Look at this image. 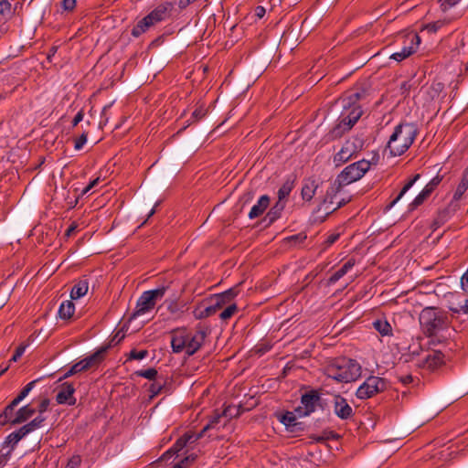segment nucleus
<instances>
[{
    "label": "nucleus",
    "instance_id": "24",
    "mask_svg": "<svg viewBox=\"0 0 468 468\" xmlns=\"http://www.w3.org/2000/svg\"><path fill=\"white\" fill-rule=\"evenodd\" d=\"M154 25L145 16L140 19L135 26L132 28L131 35L133 37H139L141 35L148 31Z\"/></svg>",
    "mask_w": 468,
    "mask_h": 468
},
{
    "label": "nucleus",
    "instance_id": "54",
    "mask_svg": "<svg viewBox=\"0 0 468 468\" xmlns=\"http://www.w3.org/2000/svg\"><path fill=\"white\" fill-rule=\"evenodd\" d=\"M87 136H88V133L87 132H84L80 137L75 142V149L76 150H80L82 148V146L84 145V144L86 143L87 141Z\"/></svg>",
    "mask_w": 468,
    "mask_h": 468
},
{
    "label": "nucleus",
    "instance_id": "57",
    "mask_svg": "<svg viewBox=\"0 0 468 468\" xmlns=\"http://www.w3.org/2000/svg\"><path fill=\"white\" fill-rule=\"evenodd\" d=\"M58 47L55 46V45L49 48L48 55H47V59L49 62L52 61V58L56 55V53L58 52Z\"/></svg>",
    "mask_w": 468,
    "mask_h": 468
},
{
    "label": "nucleus",
    "instance_id": "21",
    "mask_svg": "<svg viewBox=\"0 0 468 468\" xmlns=\"http://www.w3.org/2000/svg\"><path fill=\"white\" fill-rule=\"evenodd\" d=\"M37 380H33L29 382L19 393V395L15 398L9 405L5 407V416L8 415L12 410H15L16 407L28 395V393L32 390L36 384Z\"/></svg>",
    "mask_w": 468,
    "mask_h": 468
},
{
    "label": "nucleus",
    "instance_id": "17",
    "mask_svg": "<svg viewBox=\"0 0 468 468\" xmlns=\"http://www.w3.org/2000/svg\"><path fill=\"white\" fill-rule=\"evenodd\" d=\"M334 408L335 413L341 419H347L353 413L352 408L348 405L346 400L339 395H335L334 398Z\"/></svg>",
    "mask_w": 468,
    "mask_h": 468
},
{
    "label": "nucleus",
    "instance_id": "62",
    "mask_svg": "<svg viewBox=\"0 0 468 468\" xmlns=\"http://www.w3.org/2000/svg\"><path fill=\"white\" fill-rule=\"evenodd\" d=\"M339 235L338 234H332L330 235L327 239H326V244L327 245H331L333 244L337 239H338Z\"/></svg>",
    "mask_w": 468,
    "mask_h": 468
},
{
    "label": "nucleus",
    "instance_id": "37",
    "mask_svg": "<svg viewBox=\"0 0 468 468\" xmlns=\"http://www.w3.org/2000/svg\"><path fill=\"white\" fill-rule=\"evenodd\" d=\"M292 187H293V183L291 181H286L282 186V187L279 189V192H278L279 200L283 201V199L286 198L290 195Z\"/></svg>",
    "mask_w": 468,
    "mask_h": 468
},
{
    "label": "nucleus",
    "instance_id": "52",
    "mask_svg": "<svg viewBox=\"0 0 468 468\" xmlns=\"http://www.w3.org/2000/svg\"><path fill=\"white\" fill-rule=\"evenodd\" d=\"M49 399H43L38 407H37V412H38V416H42L43 417V413L47 410L48 405H49Z\"/></svg>",
    "mask_w": 468,
    "mask_h": 468
},
{
    "label": "nucleus",
    "instance_id": "22",
    "mask_svg": "<svg viewBox=\"0 0 468 468\" xmlns=\"http://www.w3.org/2000/svg\"><path fill=\"white\" fill-rule=\"evenodd\" d=\"M318 399L319 396L314 391L303 395L302 404L304 407V415H308L311 412L314 411L315 404L318 401Z\"/></svg>",
    "mask_w": 468,
    "mask_h": 468
},
{
    "label": "nucleus",
    "instance_id": "49",
    "mask_svg": "<svg viewBox=\"0 0 468 468\" xmlns=\"http://www.w3.org/2000/svg\"><path fill=\"white\" fill-rule=\"evenodd\" d=\"M146 356H147L146 350H141V351L132 350L130 353V358L136 359V360H141V359L144 358Z\"/></svg>",
    "mask_w": 468,
    "mask_h": 468
},
{
    "label": "nucleus",
    "instance_id": "16",
    "mask_svg": "<svg viewBox=\"0 0 468 468\" xmlns=\"http://www.w3.org/2000/svg\"><path fill=\"white\" fill-rule=\"evenodd\" d=\"M443 354L441 351H431L419 365L427 369H435L443 363Z\"/></svg>",
    "mask_w": 468,
    "mask_h": 468
},
{
    "label": "nucleus",
    "instance_id": "8",
    "mask_svg": "<svg viewBox=\"0 0 468 468\" xmlns=\"http://www.w3.org/2000/svg\"><path fill=\"white\" fill-rule=\"evenodd\" d=\"M387 388V383L385 379L371 376L366 379V381L357 388L356 396L360 399H367L374 395L384 391Z\"/></svg>",
    "mask_w": 468,
    "mask_h": 468
},
{
    "label": "nucleus",
    "instance_id": "35",
    "mask_svg": "<svg viewBox=\"0 0 468 468\" xmlns=\"http://www.w3.org/2000/svg\"><path fill=\"white\" fill-rule=\"evenodd\" d=\"M107 347H103L100 350H98L93 355L84 358V360L87 362L88 367H90L96 363H99L102 359L103 353L106 351Z\"/></svg>",
    "mask_w": 468,
    "mask_h": 468
},
{
    "label": "nucleus",
    "instance_id": "32",
    "mask_svg": "<svg viewBox=\"0 0 468 468\" xmlns=\"http://www.w3.org/2000/svg\"><path fill=\"white\" fill-rule=\"evenodd\" d=\"M414 53V48L412 47L404 48L402 47L400 51L395 52L390 56L391 59H394L398 62H400Z\"/></svg>",
    "mask_w": 468,
    "mask_h": 468
},
{
    "label": "nucleus",
    "instance_id": "23",
    "mask_svg": "<svg viewBox=\"0 0 468 468\" xmlns=\"http://www.w3.org/2000/svg\"><path fill=\"white\" fill-rule=\"evenodd\" d=\"M270 204V198L268 196H261L260 197V199L258 200L257 204H255L250 213H249V218H256L258 217H260L265 210L266 208L268 207Z\"/></svg>",
    "mask_w": 468,
    "mask_h": 468
},
{
    "label": "nucleus",
    "instance_id": "34",
    "mask_svg": "<svg viewBox=\"0 0 468 468\" xmlns=\"http://www.w3.org/2000/svg\"><path fill=\"white\" fill-rule=\"evenodd\" d=\"M431 193V186H425L424 189L415 197V199L410 204L411 208H416L418 206L422 204V202L429 197Z\"/></svg>",
    "mask_w": 468,
    "mask_h": 468
},
{
    "label": "nucleus",
    "instance_id": "14",
    "mask_svg": "<svg viewBox=\"0 0 468 468\" xmlns=\"http://www.w3.org/2000/svg\"><path fill=\"white\" fill-rule=\"evenodd\" d=\"M361 145L356 144V141H346L340 151L335 155L334 162L336 165H340L347 162L354 154L357 153Z\"/></svg>",
    "mask_w": 468,
    "mask_h": 468
},
{
    "label": "nucleus",
    "instance_id": "50",
    "mask_svg": "<svg viewBox=\"0 0 468 468\" xmlns=\"http://www.w3.org/2000/svg\"><path fill=\"white\" fill-rule=\"evenodd\" d=\"M61 6L65 11H73L76 7V0H62Z\"/></svg>",
    "mask_w": 468,
    "mask_h": 468
},
{
    "label": "nucleus",
    "instance_id": "31",
    "mask_svg": "<svg viewBox=\"0 0 468 468\" xmlns=\"http://www.w3.org/2000/svg\"><path fill=\"white\" fill-rule=\"evenodd\" d=\"M13 14L12 5L7 0L0 1V21H5Z\"/></svg>",
    "mask_w": 468,
    "mask_h": 468
},
{
    "label": "nucleus",
    "instance_id": "3",
    "mask_svg": "<svg viewBox=\"0 0 468 468\" xmlns=\"http://www.w3.org/2000/svg\"><path fill=\"white\" fill-rule=\"evenodd\" d=\"M417 130L412 123H400L389 138L388 150L392 156L405 153L414 141Z\"/></svg>",
    "mask_w": 468,
    "mask_h": 468
},
{
    "label": "nucleus",
    "instance_id": "13",
    "mask_svg": "<svg viewBox=\"0 0 468 468\" xmlns=\"http://www.w3.org/2000/svg\"><path fill=\"white\" fill-rule=\"evenodd\" d=\"M174 8L172 2H163L156 5L146 16L154 24L156 25L167 19Z\"/></svg>",
    "mask_w": 468,
    "mask_h": 468
},
{
    "label": "nucleus",
    "instance_id": "42",
    "mask_svg": "<svg viewBox=\"0 0 468 468\" xmlns=\"http://www.w3.org/2000/svg\"><path fill=\"white\" fill-rule=\"evenodd\" d=\"M281 420L287 427H292L297 424L296 418L292 412H287L284 414Z\"/></svg>",
    "mask_w": 468,
    "mask_h": 468
},
{
    "label": "nucleus",
    "instance_id": "47",
    "mask_svg": "<svg viewBox=\"0 0 468 468\" xmlns=\"http://www.w3.org/2000/svg\"><path fill=\"white\" fill-rule=\"evenodd\" d=\"M137 374L140 377H144L148 379H154L157 375V371L154 368H148L146 370L139 371Z\"/></svg>",
    "mask_w": 468,
    "mask_h": 468
},
{
    "label": "nucleus",
    "instance_id": "6",
    "mask_svg": "<svg viewBox=\"0 0 468 468\" xmlns=\"http://www.w3.org/2000/svg\"><path fill=\"white\" fill-rule=\"evenodd\" d=\"M166 287H160L155 290L144 292L137 301L136 309L133 314V318L144 315L154 309L156 301L163 298Z\"/></svg>",
    "mask_w": 468,
    "mask_h": 468
},
{
    "label": "nucleus",
    "instance_id": "64",
    "mask_svg": "<svg viewBox=\"0 0 468 468\" xmlns=\"http://www.w3.org/2000/svg\"><path fill=\"white\" fill-rule=\"evenodd\" d=\"M400 381L404 384H410L412 382V377L410 375H406L400 378Z\"/></svg>",
    "mask_w": 468,
    "mask_h": 468
},
{
    "label": "nucleus",
    "instance_id": "25",
    "mask_svg": "<svg viewBox=\"0 0 468 468\" xmlns=\"http://www.w3.org/2000/svg\"><path fill=\"white\" fill-rule=\"evenodd\" d=\"M89 282L86 280H80L71 289V300H78L87 294Z\"/></svg>",
    "mask_w": 468,
    "mask_h": 468
},
{
    "label": "nucleus",
    "instance_id": "20",
    "mask_svg": "<svg viewBox=\"0 0 468 468\" xmlns=\"http://www.w3.org/2000/svg\"><path fill=\"white\" fill-rule=\"evenodd\" d=\"M357 119H343L335 124L331 130L332 136L337 138L342 136L346 132L349 131L356 122Z\"/></svg>",
    "mask_w": 468,
    "mask_h": 468
},
{
    "label": "nucleus",
    "instance_id": "11",
    "mask_svg": "<svg viewBox=\"0 0 468 468\" xmlns=\"http://www.w3.org/2000/svg\"><path fill=\"white\" fill-rule=\"evenodd\" d=\"M45 417L42 416H37L35 419H33L30 422L27 423L26 425L22 426L19 430L10 433L5 441V443L11 445L12 449L14 446L26 435L28 433L34 431L35 430L40 428L45 421Z\"/></svg>",
    "mask_w": 468,
    "mask_h": 468
},
{
    "label": "nucleus",
    "instance_id": "51",
    "mask_svg": "<svg viewBox=\"0 0 468 468\" xmlns=\"http://www.w3.org/2000/svg\"><path fill=\"white\" fill-rule=\"evenodd\" d=\"M125 337V332L122 329L119 330L115 335L114 336L112 337V339L111 340V345H117L119 344L122 339H124Z\"/></svg>",
    "mask_w": 468,
    "mask_h": 468
},
{
    "label": "nucleus",
    "instance_id": "40",
    "mask_svg": "<svg viewBox=\"0 0 468 468\" xmlns=\"http://www.w3.org/2000/svg\"><path fill=\"white\" fill-rule=\"evenodd\" d=\"M238 310L235 303H229L219 314V317L223 321L229 320Z\"/></svg>",
    "mask_w": 468,
    "mask_h": 468
},
{
    "label": "nucleus",
    "instance_id": "9",
    "mask_svg": "<svg viewBox=\"0 0 468 468\" xmlns=\"http://www.w3.org/2000/svg\"><path fill=\"white\" fill-rule=\"evenodd\" d=\"M343 186H344L337 178L331 184L323 199L322 206L324 211L333 212L346 203V200L344 197H337V194Z\"/></svg>",
    "mask_w": 468,
    "mask_h": 468
},
{
    "label": "nucleus",
    "instance_id": "19",
    "mask_svg": "<svg viewBox=\"0 0 468 468\" xmlns=\"http://www.w3.org/2000/svg\"><path fill=\"white\" fill-rule=\"evenodd\" d=\"M191 437H194V434L191 432H187L184 434L182 437H180L174 446L166 451L161 457V460H167L171 456H173L175 453L179 452L183 448H185L188 442L191 441Z\"/></svg>",
    "mask_w": 468,
    "mask_h": 468
},
{
    "label": "nucleus",
    "instance_id": "44",
    "mask_svg": "<svg viewBox=\"0 0 468 468\" xmlns=\"http://www.w3.org/2000/svg\"><path fill=\"white\" fill-rule=\"evenodd\" d=\"M420 176L419 174H417L408 184H406L404 186V187L400 191L399 195L393 201V204L396 203L398 200H399L402 197V196L413 186V184L420 178Z\"/></svg>",
    "mask_w": 468,
    "mask_h": 468
},
{
    "label": "nucleus",
    "instance_id": "29",
    "mask_svg": "<svg viewBox=\"0 0 468 468\" xmlns=\"http://www.w3.org/2000/svg\"><path fill=\"white\" fill-rule=\"evenodd\" d=\"M467 189H468V169L463 173V178L454 192L453 200H456V201L460 200Z\"/></svg>",
    "mask_w": 468,
    "mask_h": 468
},
{
    "label": "nucleus",
    "instance_id": "48",
    "mask_svg": "<svg viewBox=\"0 0 468 468\" xmlns=\"http://www.w3.org/2000/svg\"><path fill=\"white\" fill-rule=\"evenodd\" d=\"M80 463H81L80 456L74 455L69 460V462L66 465V468H78L80 466Z\"/></svg>",
    "mask_w": 468,
    "mask_h": 468
},
{
    "label": "nucleus",
    "instance_id": "27",
    "mask_svg": "<svg viewBox=\"0 0 468 468\" xmlns=\"http://www.w3.org/2000/svg\"><path fill=\"white\" fill-rule=\"evenodd\" d=\"M355 265V261L348 260L337 271H335L329 279V282H335L346 275Z\"/></svg>",
    "mask_w": 468,
    "mask_h": 468
},
{
    "label": "nucleus",
    "instance_id": "1",
    "mask_svg": "<svg viewBox=\"0 0 468 468\" xmlns=\"http://www.w3.org/2000/svg\"><path fill=\"white\" fill-rule=\"evenodd\" d=\"M365 92H353L335 101L328 106L319 109L316 117H362L364 111L360 100Z\"/></svg>",
    "mask_w": 468,
    "mask_h": 468
},
{
    "label": "nucleus",
    "instance_id": "4",
    "mask_svg": "<svg viewBox=\"0 0 468 468\" xmlns=\"http://www.w3.org/2000/svg\"><path fill=\"white\" fill-rule=\"evenodd\" d=\"M326 374L338 382H352L361 376V366L355 360L342 358L327 366Z\"/></svg>",
    "mask_w": 468,
    "mask_h": 468
},
{
    "label": "nucleus",
    "instance_id": "15",
    "mask_svg": "<svg viewBox=\"0 0 468 468\" xmlns=\"http://www.w3.org/2000/svg\"><path fill=\"white\" fill-rule=\"evenodd\" d=\"M74 391V387L71 384H62L56 396L57 402L58 404L74 405L76 403V399L73 396Z\"/></svg>",
    "mask_w": 468,
    "mask_h": 468
},
{
    "label": "nucleus",
    "instance_id": "36",
    "mask_svg": "<svg viewBox=\"0 0 468 468\" xmlns=\"http://www.w3.org/2000/svg\"><path fill=\"white\" fill-rule=\"evenodd\" d=\"M446 22L444 20H437L431 23H428L421 27V31L427 30L429 33H436L439 29H441L443 26H445Z\"/></svg>",
    "mask_w": 468,
    "mask_h": 468
},
{
    "label": "nucleus",
    "instance_id": "28",
    "mask_svg": "<svg viewBox=\"0 0 468 468\" xmlns=\"http://www.w3.org/2000/svg\"><path fill=\"white\" fill-rule=\"evenodd\" d=\"M75 312V305L71 301L63 302L58 310L59 317L62 319H69Z\"/></svg>",
    "mask_w": 468,
    "mask_h": 468
},
{
    "label": "nucleus",
    "instance_id": "5",
    "mask_svg": "<svg viewBox=\"0 0 468 468\" xmlns=\"http://www.w3.org/2000/svg\"><path fill=\"white\" fill-rule=\"evenodd\" d=\"M420 323L427 335H434L446 329L450 320L448 315L441 310L434 307H426L420 314Z\"/></svg>",
    "mask_w": 468,
    "mask_h": 468
},
{
    "label": "nucleus",
    "instance_id": "53",
    "mask_svg": "<svg viewBox=\"0 0 468 468\" xmlns=\"http://www.w3.org/2000/svg\"><path fill=\"white\" fill-rule=\"evenodd\" d=\"M26 348H27V346H26V345H21V346H19L16 348V352H15L14 356H12L11 361H13V362H16V361L21 357V356L24 354V352H25Z\"/></svg>",
    "mask_w": 468,
    "mask_h": 468
},
{
    "label": "nucleus",
    "instance_id": "58",
    "mask_svg": "<svg viewBox=\"0 0 468 468\" xmlns=\"http://www.w3.org/2000/svg\"><path fill=\"white\" fill-rule=\"evenodd\" d=\"M461 285L464 291H468V270L466 271V272L463 275V277L461 279Z\"/></svg>",
    "mask_w": 468,
    "mask_h": 468
},
{
    "label": "nucleus",
    "instance_id": "39",
    "mask_svg": "<svg viewBox=\"0 0 468 468\" xmlns=\"http://www.w3.org/2000/svg\"><path fill=\"white\" fill-rule=\"evenodd\" d=\"M194 316L197 319H203L208 316H211L210 314H208V310L206 307V303L204 301L200 303L197 307L194 310Z\"/></svg>",
    "mask_w": 468,
    "mask_h": 468
},
{
    "label": "nucleus",
    "instance_id": "7",
    "mask_svg": "<svg viewBox=\"0 0 468 468\" xmlns=\"http://www.w3.org/2000/svg\"><path fill=\"white\" fill-rule=\"evenodd\" d=\"M370 168V163L366 160L347 165L336 177L343 186H347L359 180Z\"/></svg>",
    "mask_w": 468,
    "mask_h": 468
},
{
    "label": "nucleus",
    "instance_id": "12",
    "mask_svg": "<svg viewBox=\"0 0 468 468\" xmlns=\"http://www.w3.org/2000/svg\"><path fill=\"white\" fill-rule=\"evenodd\" d=\"M36 412V410L31 408L29 405L24 406L20 408L18 410L15 412V410H12L8 415L5 417V409L4 410L3 413L0 415V424L5 425L7 423H10L12 425H16L23 423L29 420L34 413Z\"/></svg>",
    "mask_w": 468,
    "mask_h": 468
},
{
    "label": "nucleus",
    "instance_id": "59",
    "mask_svg": "<svg viewBox=\"0 0 468 468\" xmlns=\"http://www.w3.org/2000/svg\"><path fill=\"white\" fill-rule=\"evenodd\" d=\"M99 181H100V178H99V177H97V178H95L94 180H92V181H91V182H90V184H89V185H88V186L83 189L82 194H86V193H88L91 188H93L95 186H97V185H98Z\"/></svg>",
    "mask_w": 468,
    "mask_h": 468
},
{
    "label": "nucleus",
    "instance_id": "61",
    "mask_svg": "<svg viewBox=\"0 0 468 468\" xmlns=\"http://www.w3.org/2000/svg\"><path fill=\"white\" fill-rule=\"evenodd\" d=\"M451 310L454 314L463 312L464 314H466L468 313V307L466 305H463L459 309L458 308H451Z\"/></svg>",
    "mask_w": 468,
    "mask_h": 468
},
{
    "label": "nucleus",
    "instance_id": "41",
    "mask_svg": "<svg viewBox=\"0 0 468 468\" xmlns=\"http://www.w3.org/2000/svg\"><path fill=\"white\" fill-rule=\"evenodd\" d=\"M218 422H219V417H214V418L209 421V423H208V424H207V425L203 428V430H202L199 433H197V434L193 433V434H194V437H195V440H194V441H197V440H199V439L203 436V434H204L207 430L215 428V427H216V425H217Z\"/></svg>",
    "mask_w": 468,
    "mask_h": 468
},
{
    "label": "nucleus",
    "instance_id": "56",
    "mask_svg": "<svg viewBox=\"0 0 468 468\" xmlns=\"http://www.w3.org/2000/svg\"><path fill=\"white\" fill-rule=\"evenodd\" d=\"M266 14V9L262 5H258L255 7L254 15L258 18H262Z\"/></svg>",
    "mask_w": 468,
    "mask_h": 468
},
{
    "label": "nucleus",
    "instance_id": "10",
    "mask_svg": "<svg viewBox=\"0 0 468 468\" xmlns=\"http://www.w3.org/2000/svg\"><path fill=\"white\" fill-rule=\"evenodd\" d=\"M239 293L237 287L230 288L229 290L215 294L208 299L204 300L206 303V307L208 310V314L213 315L223 306L229 304L233 298H235Z\"/></svg>",
    "mask_w": 468,
    "mask_h": 468
},
{
    "label": "nucleus",
    "instance_id": "30",
    "mask_svg": "<svg viewBox=\"0 0 468 468\" xmlns=\"http://www.w3.org/2000/svg\"><path fill=\"white\" fill-rule=\"evenodd\" d=\"M373 326L382 335H390L392 333V327L386 320H376Z\"/></svg>",
    "mask_w": 468,
    "mask_h": 468
},
{
    "label": "nucleus",
    "instance_id": "26",
    "mask_svg": "<svg viewBox=\"0 0 468 468\" xmlns=\"http://www.w3.org/2000/svg\"><path fill=\"white\" fill-rule=\"evenodd\" d=\"M420 42V37L416 32H410L403 36V47H412L414 48V53L419 48Z\"/></svg>",
    "mask_w": 468,
    "mask_h": 468
},
{
    "label": "nucleus",
    "instance_id": "33",
    "mask_svg": "<svg viewBox=\"0 0 468 468\" xmlns=\"http://www.w3.org/2000/svg\"><path fill=\"white\" fill-rule=\"evenodd\" d=\"M240 414V408L239 406H232L229 405L225 408L223 412L221 414L216 415L215 417H219V420L224 417L227 419H232L235 417H238Z\"/></svg>",
    "mask_w": 468,
    "mask_h": 468
},
{
    "label": "nucleus",
    "instance_id": "2",
    "mask_svg": "<svg viewBox=\"0 0 468 468\" xmlns=\"http://www.w3.org/2000/svg\"><path fill=\"white\" fill-rule=\"evenodd\" d=\"M208 328L198 327L196 333L192 334L184 329L176 330L171 339V346L175 353L185 351L186 355H194L203 345Z\"/></svg>",
    "mask_w": 468,
    "mask_h": 468
},
{
    "label": "nucleus",
    "instance_id": "46",
    "mask_svg": "<svg viewBox=\"0 0 468 468\" xmlns=\"http://www.w3.org/2000/svg\"><path fill=\"white\" fill-rule=\"evenodd\" d=\"M208 113V108H205L203 104H200L192 112L191 117H205Z\"/></svg>",
    "mask_w": 468,
    "mask_h": 468
},
{
    "label": "nucleus",
    "instance_id": "60",
    "mask_svg": "<svg viewBox=\"0 0 468 468\" xmlns=\"http://www.w3.org/2000/svg\"><path fill=\"white\" fill-rule=\"evenodd\" d=\"M195 1L196 0H179L178 6L180 9H185Z\"/></svg>",
    "mask_w": 468,
    "mask_h": 468
},
{
    "label": "nucleus",
    "instance_id": "38",
    "mask_svg": "<svg viewBox=\"0 0 468 468\" xmlns=\"http://www.w3.org/2000/svg\"><path fill=\"white\" fill-rule=\"evenodd\" d=\"M283 208H284V202L278 200V202L275 204V206L268 213V217L270 218V220L273 221L274 219H276L280 216V213L282 211Z\"/></svg>",
    "mask_w": 468,
    "mask_h": 468
},
{
    "label": "nucleus",
    "instance_id": "63",
    "mask_svg": "<svg viewBox=\"0 0 468 468\" xmlns=\"http://www.w3.org/2000/svg\"><path fill=\"white\" fill-rule=\"evenodd\" d=\"M252 197L253 195L250 192H248L242 197L241 201L243 202V204H246L250 202L252 199Z\"/></svg>",
    "mask_w": 468,
    "mask_h": 468
},
{
    "label": "nucleus",
    "instance_id": "55",
    "mask_svg": "<svg viewBox=\"0 0 468 468\" xmlns=\"http://www.w3.org/2000/svg\"><path fill=\"white\" fill-rule=\"evenodd\" d=\"M162 383H153L150 387V398H154V396H156L157 394H159V392L161 391L162 389Z\"/></svg>",
    "mask_w": 468,
    "mask_h": 468
},
{
    "label": "nucleus",
    "instance_id": "18",
    "mask_svg": "<svg viewBox=\"0 0 468 468\" xmlns=\"http://www.w3.org/2000/svg\"><path fill=\"white\" fill-rule=\"evenodd\" d=\"M319 179L314 177H309L304 180L301 192L303 199L306 201L312 200L317 188L319 187Z\"/></svg>",
    "mask_w": 468,
    "mask_h": 468
},
{
    "label": "nucleus",
    "instance_id": "43",
    "mask_svg": "<svg viewBox=\"0 0 468 468\" xmlns=\"http://www.w3.org/2000/svg\"><path fill=\"white\" fill-rule=\"evenodd\" d=\"M197 457V454L192 453L183 459L180 463H176L175 466H179L180 468H187L196 461Z\"/></svg>",
    "mask_w": 468,
    "mask_h": 468
},
{
    "label": "nucleus",
    "instance_id": "45",
    "mask_svg": "<svg viewBox=\"0 0 468 468\" xmlns=\"http://www.w3.org/2000/svg\"><path fill=\"white\" fill-rule=\"evenodd\" d=\"M461 0H439L440 6L443 12L449 10L450 8L455 6Z\"/></svg>",
    "mask_w": 468,
    "mask_h": 468
}]
</instances>
